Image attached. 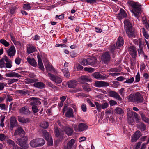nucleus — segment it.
Masks as SVG:
<instances>
[{
    "instance_id": "69168bd1",
    "label": "nucleus",
    "mask_w": 149,
    "mask_h": 149,
    "mask_svg": "<svg viewBox=\"0 0 149 149\" xmlns=\"http://www.w3.org/2000/svg\"><path fill=\"white\" fill-rule=\"evenodd\" d=\"M128 122L130 125H133L134 124V121L133 119L128 117Z\"/></svg>"
},
{
    "instance_id": "603ef678",
    "label": "nucleus",
    "mask_w": 149,
    "mask_h": 149,
    "mask_svg": "<svg viewBox=\"0 0 149 149\" xmlns=\"http://www.w3.org/2000/svg\"><path fill=\"white\" fill-rule=\"evenodd\" d=\"M40 126L42 128L46 129L48 127V123L47 122H44L41 123Z\"/></svg>"
},
{
    "instance_id": "680f3d73",
    "label": "nucleus",
    "mask_w": 149,
    "mask_h": 149,
    "mask_svg": "<svg viewBox=\"0 0 149 149\" xmlns=\"http://www.w3.org/2000/svg\"><path fill=\"white\" fill-rule=\"evenodd\" d=\"M140 40H141V42L142 44V40L140 38H139V39H135L133 40V42L136 45H139V41Z\"/></svg>"
},
{
    "instance_id": "4d7b16f0",
    "label": "nucleus",
    "mask_w": 149,
    "mask_h": 149,
    "mask_svg": "<svg viewBox=\"0 0 149 149\" xmlns=\"http://www.w3.org/2000/svg\"><path fill=\"white\" fill-rule=\"evenodd\" d=\"M18 81V79H9L8 81V84H11L13 83L17 82Z\"/></svg>"
},
{
    "instance_id": "6e6552de",
    "label": "nucleus",
    "mask_w": 149,
    "mask_h": 149,
    "mask_svg": "<svg viewBox=\"0 0 149 149\" xmlns=\"http://www.w3.org/2000/svg\"><path fill=\"white\" fill-rule=\"evenodd\" d=\"M124 43V40L123 38L119 36L118 38L116 47L114 48H111V51L112 52H113L116 49H120V47L123 45Z\"/></svg>"
},
{
    "instance_id": "c03bdc74",
    "label": "nucleus",
    "mask_w": 149,
    "mask_h": 149,
    "mask_svg": "<svg viewBox=\"0 0 149 149\" xmlns=\"http://www.w3.org/2000/svg\"><path fill=\"white\" fill-rule=\"evenodd\" d=\"M47 85L48 87L51 88L53 90H57V87L54 86L50 82L48 81L47 83Z\"/></svg>"
},
{
    "instance_id": "6ab92c4d",
    "label": "nucleus",
    "mask_w": 149,
    "mask_h": 149,
    "mask_svg": "<svg viewBox=\"0 0 149 149\" xmlns=\"http://www.w3.org/2000/svg\"><path fill=\"white\" fill-rule=\"evenodd\" d=\"M54 129V132L56 136L59 137L61 139L62 138L64 134L63 132L57 127H55Z\"/></svg>"
},
{
    "instance_id": "1a4fd4ad",
    "label": "nucleus",
    "mask_w": 149,
    "mask_h": 149,
    "mask_svg": "<svg viewBox=\"0 0 149 149\" xmlns=\"http://www.w3.org/2000/svg\"><path fill=\"white\" fill-rule=\"evenodd\" d=\"M42 132L46 140L48 142V145L50 146L52 145L53 143L52 139L48 133L45 130H42Z\"/></svg>"
},
{
    "instance_id": "c9c22d12",
    "label": "nucleus",
    "mask_w": 149,
    "mask_h": 149,
    "mask_svg": "<svg viewBox=\"0 0 149 149\" xmlns=\"http://www.w3.org/2000/svg\"><path fill=\"white\" fill-rule=\"evenodd\" d=\"M139 49H138V52L139 55L140 56V55L142 54H144V52L143 50V44L141 43V40L139 41Z\"/></svg>"
},
{
    "instance_id": "b1692460",
    "label": "nucleus",
    "mask_w": 149,
    "mask_h": 149,
    "mask_svg": "<svg viewBox=\"0 0 149 149\" xmlns=\"http://www.w3.org/2000/svg\"><path fill=\"white\" fill-rule=\"evenodd\" d=\"M63 130L68 136H70L73 132V130L67 126L63 127Z\"/></svg>"
},
{
    "instance_id": "ea45409f",
    "label": "nucleus",
    "mask_w": 149,
    "mask_h": 149,
    "mask_svg": "<svg viewBox=\"0 0 149 149\" xmlns=\"http://www.w3.org/2000/svg\"><path fill=\"white\" fill-rule=\"evenodd\" d=\"M62 71L64 74V76L67 78H68L70 77V74L69 72L68 68L62 69Z\"/></svg>"
},
{
    "instance_id": "09e8293b",
    "label": "nucleus",
    "mask_w": 149,
    "mask_h": 149,
    "mask_svg": "<svg viewBox=\"0 0 149 149\" xmlns=\"http://www.w3.org/2000/svg\"><path fill=\"white\" fill-rule=\"evenodd\" d=\"M38 107H39L38 106H32V109L34 114L36 113L39 111Z\"/></svg>"
},
{
    "instance_id": "13d9d810",
    "label": "nucleus",
    "mask_w": 149,
    "mask_h": 149,
    "mask_svg": "<svg viewBox=\"0 0 149 149\" xmlns=\"http://www.w3.org/2000/svg\"><path fill=\"white\" fill-rule=\"evenodd\" d=\"M111 111L110 110L107 109L105 112L106 119H107L109 118V115L111 114Z\"/></svg>"
},
{
    "instance_id": "0e129e2a",
    "label": "nucleus",
    "mask_w": 149,
    "mask_h": 149,
    "mask_svg": "<svg viewBox=\"0 0 149 149\" xmlns=\"http://www.w3.org/2000/svg\"><path fill=\"white\" fill-rule=\"evenodd\" d=\"M101 108L102 109H106L109 106V104L107 102H105L104 103L102 104H101Z\"/></svg>"
},
{
    "instance_id": "864d4df0",
    "label": "nucleus",
    "mask_w": 149,
    "mask_h": 149,
    "mask_svg": "<svg viewBox=\"0 0 149 149\" xmlns=\"http://www.w3.org/2000/svg\"><path fill=\"white\" fill-rule=\"evenodd\" d=\"M84 70L85 71H87L89 72H92L94 71V69L91 67H85Z\"/></svg>"
},
{
    "instance_id": "58836bf2",
    "label": "nucleus",
    "mask_w": 149,
    "mask_h": 149,
    "mask_svg": "<svg viewBox=\"0 0 149 149\" xmlns=\"http://www.w3.org/2000/svg\"><path fill=\"white\" fill-rule=\"evenodd\" d=\"M38 66L39 68L42 70L44 71V68L43 64L42 61L40 59V57L38 56Z\"/></svg>"
},
{
    "instance_id": "a19ab883",
    "label": "nucleus",
    "mask_w": 149,
    "mask_h": 149,
    "mask_svg": "<svg viewBox=\"0 0 149 149\" xmlns=\"http://www.w3.org/2000/svg\"><path fill=\"white\" fill-rule=\"evenodd\" d=\"M82 87L83 89L87 92H89L91 90L89 84L87 83L84 84L82 86Z\"/></svg>"
},
{
    "instance_id": "20e7f679",
    "label": "nucleus",
    "mask_w": 149,
    "mask_h": 149,
    "mask_svg": "<svg viewBox=\"0 0 149 149\" xmlns=\"http://www.w3.org/2000/svg\"><path fill=\"white\" fill-rule=\"evenodd\" d=\"M45 143V141L42 138L36 139L32 140L30 142V145L32 147L35 148L41 146Z\"/></svg>"
},
{
    "instance_id": "393cba45",
    "label": "nucleus",
    "mask_w": 149,
    "mask_h": 149,
    "mask_svg": "<svg viewBox=\"0 0 149 149\" xmlns=\"http://www.w3.org/2000/svg\"><path fill=\"white\" fill-rule=\"evenodd\" d=\"M5 75L6 77H15L19 78L21 77V75L19 74L18 73H16L15 72H10L8 73H6L5 74Z\"/></svg>"
},
{
    "instance_id": "79ce46f5",
    "label": "nucleus",
    "mask_w": 149,
    "mask_h": 149,
    "mask_svg": "<svg viewBox=\"0 0 149 149\" xmlns=\"http://www.w3.org/2000/svg\"><path fill=\"white\" fill-rule=\"evenodd\" d=\"M0 43L5 47H8L10 45V43L4 39H1L0 40Z\"/></svg>"
},
{
    "instance_id": "f03ea898",
    "label": "nucleus",
    "mask_w": 149,
    "mask_h": 149,
    "mask_svg": "<svg viewBox=\"0 0 149 149\" xmlns=\"http://www.w3.org/2000/svg\"><path fill=\"white\" fill-rule=\"evenodd\" d=\"M128 100L134 103H142L143 101V97L141 93L137 92L134 96L131 94L128 97Z\"/></svg>"
},
{
    "instance_id": "cd10ccee",
    "label": "nucleus",
    "mask_w": 149,
    "mask_h": 149,
    "mask_svg": "<svg viewBox=\"0 0 149 149\" xmlns=\"http://www.w3.org/2000/svg\"><path fill=\"white\" fill-rule=\"evenodd\" d=\"M67 85L69 88H74L76 87L77 85V81L75 80H71L67 82Z\"/></svg>"
},
{
    "instance_id": "423d86ee",
    "label": "nucleus",
    "mask_w": 149,
    "mask_h": 149,
    "mask_svg": "<svg viewBox=\"0 0 149 149\" xmlns=\"http://www.w3.org/2000/svg\"><path fill=\"white\" fill-rule=\"evenodd\" d=\"M27 140L26 137L23 136L17 139V142L18 145L21 147L24 148H26L29 147L28 145L26 144Z\"/></svg>"
},
{
    "instance_id": "ddd939ff",
    "label": "nucleus",
    "mask_w": 149,
    "mask_h": 149,
    "mask_svg": "<svg viewBox=\"0 0 149 149\" xmlns=\"http://www.w3.org/2000/svg\"><path fill=\"white\" fill-rule=\"evenodd\" d=\"M129 53L133 58H136L137 55V50L135 47L131 46L128 48Z\"/></svg>"
},
{
    "instance_id": "49530a36",
    "label": "nucleus",
    "mask_w": 149,
    "mask_h": 149,
    "mask_svg": "<svg viewBox=\"0 0 149 149\" xmlns=\"http://www.w3.org/2000/svg\"><path fill=\"white\" fill-rule=\"evenodd\" d=\"M141 116L142 120L145 122L149 124V118H147L143 114H141Z\"/></svg>"
},
{
    "instance_id": "4be33fe9",
    "label": "nucleus",
    "mask_w": 149,
    "mask_h": 149,
    "mask_svg": "<svg viewBox=\"0 0 149 149\" xmlns=\"http://www.w3.org/2000/svg\"><path fill=\"white\" fill-rule=\"evenodd\" d=\"M20 113L22 114H28L30 113L29 108L27 106L22 107L19 110Z\"/></svg>"
},
{
    "instance_id": "f704fd0d",
    "label": "nucleus",
    "mask_w": 149,
    "mask_h": 149,
    "mask_svg": "<svg viewBox=\"0 0 149 149\" xmlns=\"http://www.w3.org/2000/svg\"><path fill=\"white\" fill-rule=\"evenodd\" d=\"M27 59L28 62L32 66L35 67L37 65V63L33 58L31 59L28 58Z\"/></svg>"
},
{
    "instance_id": "37998d69",
    "label": "nucleus",
    "mask_w": 149,
    "mask_h": 149,
    "mask_svg": "<svg viewBox=\"0 0 149 149\" xmlns=\"http://www.w3.org/2000/svg\"><path fill=\"white\" fill-rule=\"evenodd\" d=\"M81 79L84 82H88L91 81L90 79L88 78V77L86 75L81 76Z\"/></svg>"
},
{
    "instance_id": "0eeeda50",
    "label": "nucleus",
    "mask_w": 149,
    "mask_h": 149,
    "mask_svg": "<svg viewBox=\"0 0 149 149\" xmlns=\"http://www.w3.org/2000/svg\"><path fill=\"white\" fill-rule=\"evenodd\" d=\"M48 76L51 80L56 84H60L62 81V78L59 76L50 73H48Z\"/></svg>"
},
{
    "instance_id": "052dcab7",
    "label": "nucleus",
    "mask_w": 149,
    "mask_h": 149,
    "mask_svg": "<svg viewBox=\"0 0 149 149\" xmlns=\"http://www.w3.org/2000/svg\"><path fill=\"white\" fill-rule=\"evenodd\" d=\"M95 103L98 111L100 112L101 110V108H102L101 104L100 105L99 103L97 102H95Z\"/></svg>"
},
{
    "instance_id": "e2e57ef3",
    "label": "nucleus",
    "mask_w": 149,
    "mask_h": 149,
    "mask_svg": "<svg viewBox=\"0 0 149 149\" xmlns=\"http://www.w3.org/2000/svg\"><path fill=\"white\" fill-rule=\"evenodd\" d=\"M6 136L3 133L0 134V140L1 141H3L6 139Z\"/></svg>"
},
{
    "instance_id": "5701e85b",
    "label": "nucleus",
    "mask_w": 149,
    "mask_h": 149,
    "mask_svg": "<svg viewBox=\"0 0 149 149\" xmlns=\"http://www.w3.org/2000/svg\"><path fill=\"white\" fill-rule=\"evenodd\" d=\"M97 59L95 57H91L87 58L88 64L92 66L95 64L97 62Z\"/></svg>"
},
{
    "instance_id": "7c9ffc66",
    "label": "nucleus",
    "mask_w": 149,
    "mask_h": 149,
    "mask_svg": "<svg viewBox=\"0 0 149 149\" xmlns=\"http://www.w3.org/2000/svg\"><path fill=\"white\" fill-rule=\"evenodd\" d=\"M34 86L36 88L41 89L44 88L45 87V84L41 82L35 83L34 84Z\"/></svg>"
},
{
    "instance_id": "7ed1b4c3",
    "label": "nucleus",
    "mask_w": 149,
    "mask_h": 149,
    "mask_svg": "<svg viewBox=\"0 0 149 149\" xmlns=\"http://www.w3.org/2000/svg\"><path fill=\"white\" fill-rule=\"evenodd\" d=\"M124 27L126 33L129 38H134L135 35L132 31V26L129 20H125L124 21Z\"/></svg>"
},
{
    "instance_id": "c85d7f7f",
    "label": "nucleus",
    "mask_w": 149,
    "mask_h": 149,
    "mask_svg": "<svg viewBox=\"0 0 149 149\" xmlns=\"http://www.w3.org/2000/svg\"><path fill=\"white\" fill-rule=\"evenodd\" d=\"M92 75L93 77L96 79H104L105 77L98 72H95L93 73Z\"/></svg>"
},
{
    "instance_id": "2eb2a0df",
    "label": "nucleus",
    "mask_w": 149,
    "mask_h": 149,
    "mask_svg": "<svg viewBox=\"0 0 149 149\" xmlns=\"http://www.w3.org/2000/svg\"><path fill=\"white\" fill-rule=\"evenodd\" d=\"M141 135V133L139 131H136L131 137L132 142H136Z\"/></svg>"
},
{
    "instance_id": "aec40b11",
    "label": "nucleus",
    "mask_w": 149,
    "mask_h": 149,
    "mask_svg": "<svg viewBox=\"0 0 149 149\" xmlns=\"http://www.w3.org/2000/svg\"><path fill=\"white\" fill-rule=\"evenodd\" d=\"M127 14L125 11L123 9H121L120 12L117 15L118 19L120 20L123 18H125L127 16Z\"/></svg>"
},
{
    "instance_id": "473e14b6",
    "label": "nucleus",
    "mask_w": 149,
    "mask_h": 149,
    "mask_svg": "<svg viewBox=\"0 0 149 149\" xmlns=\"http://www.w3.org/2000/svg\"><path fill=\"white\" fill-rule=\"evenodd\" d=\"M137 127L141 131H145L146 129V126L144 124L140 123L137 124Z\"/></svg>"
},
{
    "instance_id": "a878e982",
    "label": "nucleus",
    "mask_w": 149,
    "mask_h": 149,
    "mask_svg": "<svg viewBox=\"0 0 149 149\" xmlns=\"http://www.w3.org/2000/svg\"><path fill=\"white\" fill-rule=\"evenodd\" d=\"M36 49V47L31 45H29L27 47V52L28 54L32 53L35 51Z\"/></svg>"
},
{
    "instance_id": "e433bc0d",
    "label": "nucleus",
    "mask_w": 149,
    "mask_h": 149,
    "mask_svg": "<svg viewBox=\"0 0 149 149\" xmlns=\"http://www.w3.org/2000/svg\"><path fill=\"white\" fill-rule=\"evenodd\" d=\"M115 112L118 114L123 115L124 113V111L121 108L117 107L115 109Z\"/></svg>"
},
{
    "instance_id": "4468645a",
    "label": "nucleus",
    "mask_w": 149,
    "mask_h": 149,
    "mask_svg": "<svg viewBox=\"0 0 149 149\" xmlns=\"http://www.w3.org/2000/svg\"><path fill=\"white\" fill-rule=\"evenodd\" d=\"M109 86V84L108 83L104 81H97L95 83V86L98 88L107 87Z\"/></svg>"
},
{
    "instance_id": "a211bd4d",
    "label": "nucleus",
    "mask_w": 149,
    "mask_h": 149,
    "mask_svg": "<svg viewBox=\"0 0 149 149\" xmlns=\"http://www.w3.org/2000/svg\"><path fill=\"white\" fill-rule=\"evenodd\" d=\"M29 100L31 101L30 104L31 106H38L41 104L40 101L37 98L32 97L30 98Z\"/></svg>"
},
{
    "instance_id": "3c124183",
    "label": "nucleus",
    "mask_w": 149,
    "mask_h": 149,
    "mask_svg": "<svg viewBox=\"0 0 149 149\" xmlns=\"http://www.w3.org/2000/svg\"><path fill=\"white\" fill-rule=\"evenodd\" d=\"M141 30L144 36L146 39L148 38L149 36L148 34L147 33V32L146 31V30L144 28H141Z\"/></svg>"
},
{
    "instance_id": "412c9836",
    "label": "nucleus",
    "mask_w": 149,
    "mask_h": 149,
    "mask_svg": "<svg viewBox=\"0 0 149 149\" xmlns=\"http://www.w3.org/2000/svg\"><path fill=\"white\" fill-rule=\"evenodd\" d=\"M10 130H13V128L17 125V121L16 118L14 117H11L10 119Z\"/></svg>"
},
{
    "instance_id": "774afa93",
    "label": "nucleus",
    "mask_w": 149,
    "mask_h": 149,
    "mask_svg": "<svg viewBox=\"0 0 149 149\" xmlns=\"http://www.w3.org/2000/svg\"><path fill=\"white\" fill-rule=\"evenodd\" d=\"M12 61H10L8 63H5V67L8 68H10L12 66Z\"/></svg>"
},
{
    "instance_id": "39448f33",
    "label": "nucleus",
    "mask_w": 149,
    "mask_h": 149,
    "mask_svg": "<svg viewBox=\"0 0 149 149\" xmlns=\"http://www.w3.org/2000/svg\"><path fill=\"white\" fill-rule=\"evenodd\" d=\"M73 127L76 132H82L88 129V126L84 123H79L78 126L75 125H72Z\"/></svg>"
},
{
    "instance_id": "f8f14e48",
    "label": "nucleus",
    "mask_w": 149,
    "mask_h": 149,
    "mask_svg": "<svg viewBox=\"0 0 149 149\" xmlns=\"http://www.w3.org/2000/svg\"><path fill=\"white\" fill-rule=\"evenodd\" d=\"M110 55L108 52L104 53L101 57L102 60L105 63H108L110 60Z\"/></svg>"
},
{
    "instance_id": "4c0bfd02",
    "label": "nucleus",
    "mask_w": 149,
    "mask_h": 149,
    "mask_svg": "<svg viewBox=\"0 0 149 149\" xmlns=\"http://www.w3.org/2000/svg\"><path fill=\"white\" fill-rule=\"evenodd\" d=\"M5 139H6V140L7 143L8 145L11 147H12L15 144V142L13 141L10 139H8L7 138V136L6 137Z\"/></svg>"
},
{
    "instance_id": "bf43d9fd",
    "label": "nucleus",
    "mask_w": 149,
    "mask_h": 149,
    "mask_svg": "<svg viewBox=\"0 0 149 149\" xmlns=\"http://www.w3.org/2000/svg\"><path fill=\"white\" fill-rule=\"evenodd\" d=\"M81 64L82 65L84 66H85L88 64V62L87 61V58L86 59H82Z\"/></svg>"
},
{
    "instance_id": "dca6fc26",
    "label": "nucleus",
    "mask_w": 149,
    "mask_h": 149,
    "mask_svg": "<svg viewBox=\"0 0 149 149\" xmlns=\"http://www.w3.org/2000/svg\"><path fill=\"white\" fill-rule=\"evenodd\" d=\"M25 132L21 127H18L14 132V135H19L20 136H23L25 134Z\"/></svg>"
},
{
    "instance_id": "9d476101",
    "label": "nucleus",
    "mask_w": 149,
    "mask_h": 149,
    "mask_svg": "<svg viewBox=\"0 0 149 149\" xmlns=\"http://www.w3.org/2000/svg\"><path fill=\"white\" fill-rule=\"evenodd\" d=\"M127 117L129 118H134L136 122L137 123L139 121V119L138 118V115L135 112L132 111H130L127 113Z\"/></svg>"
},
{
    "instance_id": "6e6d98bb",
    "label": "nucleus",
    "mask_w": 149,
    "mask_h": 149,
    "mask_svg": "<svg viewBox=\"0 0 149 149\" xmlns=\"http://www.w3.org/2000/svg\"><path fill=\"white\" fill-rule=\"evenodd\" d=\"M109 71L112 72H118L120 71L119 69L117 68H114L110 69L109 70Z\"/></svg>"
},
{
    "instance_id": "de8ad7c7",
    "label": "nucleus",
    "mask_w": 149,
    "mask_h": 149,
    "mask_svg": "<svg viewBox=\"0 0 149 149\" xmlns=\"http://www.w3.org/2000/svg\"><path fill=\"white\" fill-rule=\"evenodd\" d=\"M18 120L19 122L23 123H26L28 121V119L24 117H19L18 118Z\"/></svg>"
},
{
    "instance_id": "a18cd8bd",
    "label": "nucleus",
    "mask_w": 149,
    "mask_h": 149,
    "mask_svg": "<svg viewBox=\"0 0 149 149\" xmlns=\"http://www.w3.org/2000/svg\"><path fill=\"white\" fill-rule=\"evenodd\" d=\"M142 22L143 24L145 25V27L147 29L148 28L149 29V20L147 21L146 18H143Z\"/></svg>"
},
{
    "instance_id": "5fc2aeb1",
    "label": "nucleus",
    "mask_w": 149,
    "mask_h": 149,
    "mask_svg": "<svg viewBox=\"0 0 149 149\" xmlns=\"http://www.w3.org/2000/svg\"><path fill=\"white\" fill-rule=\"evenodd\" d=\"M134 80V78L133 77H132L128 79H127L124 82V83L131 84L133 82Z\"/></svg>"
},
{
    "instance_id": "2f4dec72",
    "label": "nucleus",
    "mask_w": 149,
    "mask_h": 149,
    "mask_svg": "<svg viewBox=\"0 0 149 149\" xmlns=\"http://www.w3.org/2000/svg\"><path fill=\"white\" fill-rule=\"evenodd\" d=\"M66 117L68 118H73L74 116L73 111L72 109L69 108L65 114Z\"/></svg>"
},
{
    "instance_id": "9b49d317",
    "label": "nucleus",
    "mask_w": 149,
    "mask_h": 149,
    "mask_svg": "<svg viewBox=\"0 0 149 149\" xmlns=\"http://www.w3.org/2000/svg\"><path fill=\"white\" fill-rule=\"evenodd\" d=\"M8 55L10 57H13L16 53V49L14 45L11 46L10 48L6 50Z\"/></svg>"
},
{
    "instance_id": "f3484780",
    "label": "nucleus",
    "mask_w": 149,
    "mask_h": 149,
    "mask_svg": "<svg viewBox=\"0 0 149 149\" xmlns=\"http://www.w3.org/2000/svg\"><path fill=\"white\" fill-rule=\"evenodd\" d=\"M110 96L113 97L119 101L122 100V98L116 92L112 91L109 93Z\"/></svg>"
},
{
    "instance_id": "72a5a7b5",
    "label": "nucleus",
    "mask_w": 149,
    "mask_h": 149,
    "mask_svg": "<svg viewBox=\"0 0 149 149\" xmlns=\"http://www.w3.org/2000/svg\"><path fill=\"white\" fill-rule=\"evenodd\" d=\"M17 92L22 95H26L27 94H28L29 95V91L25 89L18 90L17 91Z\"/></svg>"
},
{
    "instance_id": "c756f323",
    "label": "nucleus",
    "mask_w": 149,
    "mask_h": 149,
    "mask_svg": "<svg viewBox=\"0 0 149 149\" xmlns=\"http://www.w3.org/2000/svg\"><path fill=\"white\" fill-rule=\"evenodd\" d=\"M9 5V8L8 10V12H9L11 14H14L15 13L16 10L17 9L16 7L14 5H13L11 4H10Z\"/></svg>"
},
{
    "instance_id": "338daca9",
    "label": "nucleus",
    "mask_w": 149,
    "mask_h": 149,
    "mask_svg": "<svg viewBox=\"0 0 149 149\" xmlns=\"http://www.w3.org/2000/svg\"><path fill=\"white\" fill-rule=\"evenodd\" d=\"M2 60L4 61H5L6 63L9 62L11 61L10 59L6 55L4 56L2 58Z\"/></svg>"
},
{
    "instance_id": "f257e3e1",
    "label": "nucleus",
    "mask_w": 149,
    "mask_h": 149,
    "mask_svg": "<svg viewBox=\"0 0 149 149\" xmlns=\"http://www.w3.org/2000/svg\"><path fill=\"white\" fill-rule=\"evenodd\" d=\"M127 3L129 6L133 9L131 11L137 18L139 17V13L141 10V5L138 2H134L132 0H128Z\"/></svg>"
},
{
    "instance_id": "8fccbe9b",
    "label": "nucleus",
    "mask_w": 149,
    "mask_h": 149,
    "mask_svg": "<svg viewBox=\"0 0 149 149\" xmlns=\"http://www.w3.org/2000/svg\"><path fill=\"white\" fill-rule=\"evenodd\" d=\"M46 69L47 70H48L51 71H53L55 72L56 71L54 68L53 67L52 65L49 63H48L47 66L46 67Z\"/></svg>"
},
{
    "instance_id": "bb28decb",
    "label": "nucleus",
    "mask_w": 149,
    "mask_h": 149,
    "mask_svg": "<svg viewBox=\"0 0 149 149\" xmlns=\"http://www.w3.org/2000/svg\"><path fill=\"white\" fill-rule=\"evenodd\" d=\"M75 143V140L74 139H72L68 142L67 147L64 149H71Z\"/></svg>"
}]
</instances>
